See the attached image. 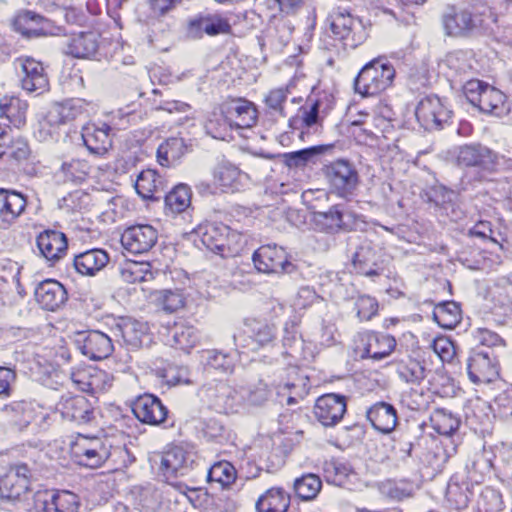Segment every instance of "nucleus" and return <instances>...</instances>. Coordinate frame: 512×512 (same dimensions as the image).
<instances>
[{"mask_svg":"<svg viewBox=\"0 0 512 512\" xmlns=\"http://www.w3.org/2000/svg\"><path fill=\"white\" fill-rule=\"evenodd\" d=\"M496 14L488 9L470 12L456 5H446L441 14L443 30L450 37H470L492 31Z\"/></svg>","mask_w":512,"mask_h":512,"instance_id":"1","label":"nucleus"},{"mask_svg":"<svg viewBox=\"0 0 512 512\" xmlns=\"http://www.w3.org/2000/svg\"><path fill=\"white\" fill-rule=\"evenodd\" d=\"M194 243L223 258L237 256L245 245L244 236L222 223L199 225L193 231Z\"/></svg>","mask_w":512,"mask_h":512,"instance_id":"2","label":"nucleus"},{"mask_svg":"<svg viewBox=\"0 0 512 512\" xmlns=\"http://www.w3.org/2000/svg\"><path fill=\"white\" fill-rule=\"evenodd\" d=\"M394 77V67L383 58H375L365 64L355 77L354 91L362 97L378 95L391 86Z\"/></svg>","mask_w":512,"mask_h":512,"instance_id":"3","label":"nucleus"},{"mask_svg":"<svg viewBox=\"0 0 512 512\" xmlns=\"http://www.w3.org/2000/svg\"><path fill=\"white\" fill-rule=\"evenodd\" d=\"M322 174L331 194L351 201L360 185V176L355 165L346 159L331 161L322 167Z\"/></svg>","mask_w":512,"mask_h":512,"instance_id":"4","label":"nucleus"},{"mask_svg":"<svg viewBox=\"0 0 512 512\" xmlns=\"http://www.w3.org/2000/svg\"><path fill=\"white\" fill-rule=\"evenodd\" d=\"M466 99L481 112L503 117L510 112L506 95L499 89L478 79H472L463 86Z\"/></svg>","mask_w":512,"mask_h":512,"instance_id":"5","label":"nucleus"},{"mask_svg":"<svg viewBox=\"0 0 512 512\" xmlns=\"http://www.w3.org/2000/svg\"><path fill=\"white\" fill-rule=\"evenodd\" d=\"M125 452L122 447H112L106 438L80 435L71 447L74 461L81 466L95 469L101 467L114 454Z\"/></svg>","mask_w":512,"mask_h":512,"instance_id":"6","label":"nucleus"},{"mask_svg":"<svg viewBox=\"0 0 512 512\" xmlns=\"http://www.w3.org/2000/svg\"><path fill=\"white\" fill-rule=\"evenodd\" d=\"M313 220L319 230L331 234L355 231L364 224L361 215L345 211L341 204H335L327 211L314 212Z\"/></svg>","mask_w":512,"mask_h":512,"instance_id":"7","label":"nucleus"},{"mask_svg":"<svg viewBox=\"0 0 512 512\" xmlns=\"http://www.w3.org/2000/svg\"><path fill=\"white\" fill-rule=\"evenodd\" d=\"M195 454L191 449L181 445L168 447L162 453H154L149 460L151 465L158 466L164 477L172 478L184 475L194 462Z\"/></svg>","mask_w":512,"mask_h":512,"instance_id":"8","label":"nucleus"},{"mask_svg":"<svg viewBox=\"0 0 512 512\" xmlns=\"http://www.w3.org/2000/svg\"><path fill=\"white\" fill-rule=\"evenodd\" d=\"M252 261L255 268L262 273L291 274L297 266L290 260L285 248L276 244H266L254 251Z\"/></svg>","mask_w":512,"mask_h":512,"instance_id":"9","label":"nucleus"},{"mask_svg":"<svg viewBox=\"0 0 512 512\" xmlns=\"http://www.w3.org/2000/svg\"><path fill=\"white\" fill-rule=\"evenodd\" d=\"M330 29L345 47L355 48L364 39L361 23L351 13L341 7L334 8L328 17Z\"/></svg>","mask_w":512,"mask_h":512,"instance_id":"10","label":"nucleus"},{"mask_svg":"<svg viewBox=\"0 0 512 512\" xmlns=\"http://www.w3.org/2000/svg\"><path fill=\"white\" fill-rule=\"evenodd\" d=\"M499 361L493 350L477 349L467 359V372L474 384H488L499 377Z\"/></svg>","mask_w":512,"mask_h":512,"instance_id":"11","label":"nucleus"},{"mask_svg":"<svg viewBox=\"0 0 512 512\" xmlns=\"http://www.w3.org/2000/svg\"><path fill=\"white\" fill-rule=\"evenodd\" d=\"M18 70L21 88L28 93L40 95L48 90L49 80L40 61L32 57H19L14 61Z\"/></svg>","mask_w":512,"mask_h":512,"instance_id":"12","label":"nucleus"},{"mask_svg":"<svg viewBox=\"0 0 512 512\" xmlns=\"http://www.w3.org/2000/svg\"><path fill=\"white\" fill-rule=\"evenodd\" d=\"M496 159V154L481 144L461 146L457 154L458 165L478 168V180H483L487 173L493 171Z\"/></svg>","mask_w":512,"mask_h":512,"instance_id":"13","label":"nucleus"},{"mask_svg":"<svg viewBox=\"0 0 512 512\" xmlns=\"http://www.w3.org/2000/svg\"><path fill=\"white\" fill-rule=\"evenodd\" d=\"M448 110L441 99L436 95L422 98L416 106L415 116L419 124L428 131L438 130L450 118Z\"/></svg>","mask_w":512,"mask_h":512,"instance_id":"14","label":"nucleus"},{"mask_svg":"<svg viewBox=\"0 0 512 512\" xmlns=\"http://www.w3.org/2000/svg\"><path fill=\"white\" fill-rule=\"evenodd\" d=\"M347 410V398L340 394L328 393L320 396L314 405L316 419L326 427L338 424Z\"/></svg>","mask_w":512,"mask_h":512,"instance_id":"15","label":"nucleus"},{"mask_svg":"<svg viewBox=\"0 0 512 512\" xmlns=\"http://www.w3.org/2000/svg\"><path fill=\"white\" fill-rule=\"evenodd\" d=\"M245 325L247 330L244 334L234 335V342L237 347L256 350L276 339V327L272 324L250 320Z\"/></svg>","mask_w":512,"mask_h":512,"instance_id":"16","label":"nucleus"},{"mask_svg":"<svg viewBox=\"0 0 512 512\" xmlns=\"http://www.w3.org/2000/svg\"><path fill=\"white\" fill-rule=\"evenodd\" d=\"M157 230L151 225L142 224L127 228L121 235V244L133 254L148 252L157 242Z\"/></svg>","mask_w":512,"mask_h":512,"instance_id":"17","label":"nucleus"},{"mask_svg":"<svg viewBox=\"0 0 512 512\" xmlns=\"http://www.w3.org/2000/svg\"><path fill=\"white\" fill-rule=\"evenodd\" d=\"M13 27L27 39L54 34L52 22L30 10L20 11L13 19Z\"/></svg>","mask_w":512,"mask_h":512,"instance_id":"18","label":"nucleus"},{"mask_svg":"<svg viewBox=\"0 0 512 512\" xmlns=\"http://www.w3.org/2000/svg\"><path fill=\"white\" fill-rule=\"evenodd\" d=\"M187 32L190 37L198 39L204 34L209 36L229 34L231 32V25L221 14H199L189 20Z\"/></svg>","mask_w":512,"mask_h":512,"instance_id":"19","label":"nucleus"},{"mask_svg":"<svg viewBox=\"0 0 512 512\" xmlns=\"http://www.w3.org/2000/svg\"><path fill=\"white\" fill-rule=\"evenodd\" d=\"M132 411L135 417L144 424L159 425L168 415V409L161 400L153 394L138 396L133 404Z\"/></svg>","mask_w":512,"mask_h":512,"instance_id":"20","label":"nucleus"},{"mask_svg":"<svg viewBox=\"0 0 512 512\" xmlns=\"http://www.w3.org/2000/svg\"><path fill=\"white\" fill-rule=\"evenodd\" d=\"M362 345V358L382 360L389 356L395 349L396 340L393 336L373 331H365L358 334Z\"/></svg>","mask_w":512,"mask_h":512,"instance_id":"21","label":"nucleus"},{"mask_svg":"<svg viewBox=\"0 0 512 512\" xmlns=\"http://www.w3.org/2000/svg\"><path fill=\"white\" fill-rule=\"evenodd\" d=\"M80 351L91 360L107 358L113 352L111 338L98 330H91L77 340Z\"/></svg>","mask_w":512,"mask_h":512,"instance_id":"22","label":"nucleus"},{"mask_svg":"<svg viewBox=\"0 0 512 512\" xmlns=\"http://www.w3.org/2000/svg\"><path fill=\"white\" fill-rule=\"evenodd\" d=\"M68 295L65 287L57 280L47 279L39 283L35 289L38 304L49 311H55L66 301Z\"/></svg>","mask_w":512,"mask_h":512,"instance_id":"23","label":"nucleus"},{"mask_svg":"<svg viewBox=\"0 0 512 512\" xmlns=\"http://www.w3.org/2000/svg\"><path fill=\"white\" fill-rule=\"evenodd\" d=\"M40 254L48 261H56L62 258L67 251L68 241L63 232L56 230H44L36 239Z\"/></svg>","mask_w":512,"mask_h":512,"instance_id":"24","label":"nucleus"},{"mask_svg":"<svg viewBox=\"0 0 512 512\" xmlns=\"http://www.w3.org/2000/svg\"><path fill=\"white\" fill-rule=\"evenodd\" d=\"M62 417L78 424H86L93 419V409L82 395L62 397L58 404Z\"/></svg>","mask_w":512,"mask_h":512,"instance_id":"25","label":"nucleus"},{"mask_svg":"<svg viewBox=\"0 0 512 512\" xmlns=\"http://www.w3.org/2000/svg\"><path fill=\"white\" fill-rule=\"evenodd\" d=\"M25 197L15 191L0 188V222L8 228L23 213L26 207Z\"/></svg>","mask_w":512,"mask_h":512,"instance_id":"26","label":"nucleus"},{"mask_svg":"<svg viewBox=\"0 0 512 512\" xmlns=\"http://www.w3.org/2000/svg\"><path fill=\"white\" fill-rule=\"evenodd\" d=\"M88 103L81 98H73L57 103L49 110L46 120L51 126L65 124L86 111Z\"/></svg>","mask_w":512,"mask_h":512,"instance_id":"27","label":"nucleus"},{"mask_svg":"<svg viewBox=\"0 0 512 512\" xmlns=\"http://www.w3.org/2000/svg\"><path fill=\"white\" fill-rule=\"evenodd\" d=\"M110 256L104 249L94 248L74 257L76 271L85 276H95L109 263Z\"/></svg>","mask_w":512,"mask_h":512,"instance_id":"28","label":"nucleus"},{"mask_svg":"<svg viewBox=\"0 0 512 512\" xmlns=\"http://www.w3.org/2000/svg\"><path fill=\"white\" fill-rule=\"evenodd\" d=\"M42 407L33 401H13L4 405L2 412L19 429L27 427L35 420L37 411Z\"/></svg>","mask_w":512,"mask_h":512,"instance_id":"29","label":"nucleus"},{"mask_svg":"<svg viewBox=\"0 0 512 512\" xmlns=\"http://www.w3.org/2000/svg\"><path fill=\"white\" fill-rule=\"evenodd\" d=\"M110 127L104 124L97 127L94 124L87 125L82 130V140L88 151L96 156L105 155L111 147L109 136Z\"/></svg>","mask_w":512,"mask_h":512,"instance_id":"30","label":"nucleus"},{"mask_svg":"<svg viewBox=\"0 0 512 512\" xmlns=\"http://www.w3.org/2000/svg\"><path fill=\"white\" fill-rule=\"evenodd\" d=\"M366 416L376 430L386 434L394 430L398 419L395 407L383 401L372 405Z\"/></svg>","mask_w":512,"mask_h":512,"instance_id":"31","label":"nucleus"},{"mask_svg":"<svg viewBox=\"0 0 512 512\" xmlns=\"http://www.w3.org/2000/svg\"><path fill=\"white\" fill-rule=\"evenodd\" d=\"M165 330L166 343L184 351H189L199 341L196 328L182 322L167 326Z\"/></svg>","mask_w":512,"mask_h":512,"instance_id":"32","label":"nucleus"},{"mask_svg":"<svg viewBox=\"0 0 512 512\" xmlns=\"http://www.w3.org/2000/svg\"><path fill=\"white\" fill-rule=\"evenodd\" d=\"M226 111L233 128H250L256 123L257 110L248 100H234L227 106Z\"/></svg>","mask_w":512,"mask_h":512,"instance_id":"33","label":"nucleus"},{"mask_svg":"<svg viewBox=\"0 0 512 512\" xmlns=\"http://www.w3.org/2000/svg\"><path fill=\"white\" fill-rule=\"evenodd\" d=\"M241 171L231 163L218 164L213 170V182L221 192H234L241 186Z\"/></svg>","mask_w":512,"mask_h":512,"instance_id":"34","label":"nucleus"},{"mask_svg":"<svg viewBox=\"0 0 512 512\" xmlns=\"http://www.w3.org/2000/svg\"><path fill=\"white\" fill-rule=\"evenodd\" d=\"M244 395L240 391L221 383L216 388L214 395V407L217 411L225 414L235 413L242 406Z\"/></svg>","mask_w":512,"mask_h":512,"instance_id":"35","label":"nucleus"},{"mask_svg":"<svg viewBox=\"0 0 512 512\" xmlns=\"http://www.w3.org/2000/svg\"><path fill=\"white\" fill-rule=\"evenodd\" d=\"M137 193L144 199H158L165 186L161 176L153 169L143 170L135 181Z\"/></svg>","mask_w":512,"mask_h":512,"instance_id":"36","label":"nucleus"},{"mask_svg":"<svg viewBox=\"0 0 512 512\" xmlns=\"http://www.w3.org/2000/svg\"><path fill=\"white\" fill-rule=\"evenodd\" d=\"M377 251L370 244L358 247L353 256V265L359 274L373 277L381 274Z\"/></svg>","mask_w":512,"mask_h":512,"instance_id":"37","label":"nucleus"},{"mask_svg":"<svg viewBox=\"0 0 512 512\" xmlns=\"http://www.w3.org/2000/svg\"><path fill=\"white\" fill-rule=\"evenodd\" d=\"M98 49V35L93 31L73 35L67 43V54L75 58H87Z\"/></svg>","mask_w":512,"mask_h":512,"instance_id":"38","label":"nucleus"},{"mask_svg":"<svg viewBox=\"0 0 512 512\" xmlns=\"http://www.w3.org/2000/svg\"><path fill=\"white\" fill-rule=\"evenodd\" d=\"M123 341L131 348H140L148 337V327L145 323L135 319H124L117 324Z\"/></svg>","mask_w":512,"mask_h":512,"instance_id":"39","label":"nucleus"},{"mask_svg":"<svg viewBox=\"0 0 512 512\" xmlns=\"http://www.w3.org/2000/svg\"><path fill=\"white\" fill-rule=\"evenodd\" d=\"M290 495L282 488L268 489L256 502L258 512H287Z\"/></svg>","mask_w":512,"mask_h":512,"instance_id":"40","label":"nucleus"},{"mask_svg":"<svg viewBox=\"0 0 512 512\" xmlns=\"http://www.w3.org/2000/svg\"><path fill=\"white\" fill-rule=\"evenodd\" d=\"M205 131L214 139L228 141L232 139V125L227 111L211 112L204 124Z\"/></svg>","mask_w":512,"mask_h":512,"instance_id":"41","label":"nucleus"},{"mask_svg":"<svg viewBox=\"0 0 512 512\" xmlns=\"http://www.w3.org/2000/svg\"><path fill=\"white\" fill-rule=\"evenodd\" d=\"M462 319L460 304L455 301H444L433 310V320L442 328L453 329Z\"/></svg>","mask_w":512,"mask_h":512,"instance_id":"42","label":"nucleus"},{"mask_svg":"<svg viewBox=\"0 0 512 512\" xmlns=\"http://www.w3.org/2000/svg\"><path fill=\"white\" fill-rule=\"evenodd\" d=\"M187 152V145L183 138L171 137L159 145L157 159L161 166L174 165Z\"/></svg>","mask_w":512,"mask_h":512,"instance_id":"43","label":"nucleus"},{"mask_svg":"<svg viewBox=\"0 0 512 512\" xmlns=\"http://www.w3.org/2000/svg\"><path fill=\"white\" fill-rule=\"evenodd\" d=\"M396 373L400 380L409 385H420L426 378L425 365L413 358L396 362Z\"/></svg>","mask_w":512,"mask_h":512,"instance_id":"44","label":"nucleus"},{"mask_svg":"<svg viewBox=\"0 0 512 512\" xmlns=\"http://www.w3.org/2000/svg\"><path fill=\"white\" fill-rule=\"evenodd\" d=\"M30 154L27 141L18 138L12 141L10 134L0 125V157L8 155L17 161L25 160Z\"/></svg>","mask_w":512,"mask_h":512,"instance_id":"45","label":"nucleus"},{"mask_svg":"<svg viewBox=\"0 0 512 512\" xmlns=\"http://www.w3.org/2000/svg\"><path fill=\"white\" fill-rule=\"evenodd\" d=\"M28 104L18 97L5 96L0 100L1 116H5L16 127L24 125Z\"/></svg>","mask_w":512,"mask_h":512,"instance_id":"46","label":"nucleus"},{"mask_svg":"<svg viewBox=\"0 0 512 512\" xmlns=\"http://www.w3.org/2000/svg\"><path fill=\"white\" fill-rule=\"evenodd\" d=\"M379 492L392 501H402L414 493V485L408 480L386 479L378 484Z\"/></svg>","mask_w":512,"mask_h":512,"instance_id":"47","label":"nucleus"},{"mask_svg":"<svg viewBox=\"0 0 512 512\" xmlns=\"http://www.w3.org/2000/svg\"><path fill=\"white\" fill-rule=\"evenodd\" d=\"M293 486L296 495L301 500L312 501L321 491L322 481L318 475L308 473L296 478Z\"/></svg>","mask_w":512,"mask_h":512,"instance_id":"48","label":"nucleus"},{"mask_svg":"<svg viewBox=\"0 0 512 512\" xmlns=\"http://www.w3.org/2000/svg\"><path fill=\"white\" fill-rule=\"evenodd\" d=\"M430 421L433 429L441 435L453 434L460 425L459 418L444 408L435 409L430 416Z\"/></svg>","mask_w":512,"mask_h":512,"instance_id":"49","label":"nucleus"},{"mask_svg":"<svg viewBox=\"0 0 512 512\" xmlns=\"http://www.w3.org/2000/svg\"><path fill=\"white\" fill-rule=\"evenodd\" d=\"M89 172L90 165L86 160L72 159L62 164L60 175L65 182L79 184L86 180Z\"/></svg>","mask_w":512,"mask_h":512,"instance_id":"50","label":"nucleus"},{"mask_svg":"<svg viewBox=\"0 0 512 512\" xmlns=\"http://www.w3.org/2000/svg\"><path fill=\"white\" fill-rule=\"evenodd\" d=\"M166 207L173 213L185 211L191 204V190L186 184L175 186L165 196Z\"/></svg>","mask_w":512,"mask_h":512,"instance_id":"51","label":"nucleus"},{"mask_svg":"<svg viewBox=\"0 0 512 512\" xmlns=\"http://www.w3.org/2000/svg\"><path fill=\"white\" fill-rule=\"evenodd\" d=\"M121 278L127 283L146 282L154 278L149 263L129 262L121 268Z\"/></svg>","mask_w":512,"mask_h":512,"instance_id":"52","label":"nucleus"},{"mask_svg":"<svg viewBox=\"0 0 512 512\" xmlns=\"http://www.w3.org/2000/svg\"><path fill=\"white\" fill-rule=\"evenodd\" d=\"M235 467L228 461L214 463L208 471V481L219 483L222 487H228L236 480Z\"/></svg>","mask_w":512,"mask_h":512,"instance_id":"53","label":"nucleus"},{"mask_svg":"<svg viewBox=\"0 0 512 512\" xmlns=\"http://www.w3.org/2000/svg\"><path fill=\"white\" fill-rule=\"evenodd\" d=\"M207 369L230 373L234 369L235 360L227 353L218 350H207L202 356Z\"/></svg>","mask_w":512,"mask_h":512,"instance_id":"54","label":"nucleus"},{"mask_svg":"<svg viewBox=\"0 0 512 512\" xmlns=\"http://www.w3.org/2000/svg\"><path fill=\"white\" fill-rule=\"evenodd\" d=\"M29 490L23 479L14 478L9 472L0 478V495L6 499H17Z\"/></svg>","mask_w":512,"mask_h":512,"instance_id":"55","label":"nucleus"},{"mask_svg":"<svg viewBox=\"0 0 512 512\" xmlns=\"http://www.w3.org/2000/svg\"><path fill=\"white\" fill-rule=\"evenodd\" d=\"M324 150H326L325 146L318 145L290 153H285L283 155L284 162L289 167L304 166L307 162L312 160L315 156L321 154Z\"/></svg>","mask_w":512,"mask_h":512,"instance_id":"56","label":"nucleus"},{"mask_svg":"<svg viewBox=\"0 0 512 512\" xmlns=\"http://www.w3.org/2000/svg\"><path fill=\"white\" fill-rule=\"evenodd\" d=\"M90 195L83 190H75L59 200V207L67 212H80L90 205Z\"/></svg>","mask_w":512,"mask_h":512,"instance_id":"57","label":"nucleus"},{"mask_svg":"<svg viewBox=\"0 0 512 512\" xmlns=\"http://www.w3.org/2000/svg\"><path fill=\"white\" fill-rule=\"evenodd\" d=\"M157 306L166 313H174L184 306V297L177 290H162L156 298Z\"/></svg>","mask_w":512,"mask_h":512,"instance_id":"58","label":"nucleus"},{"mask_svg":"<svg viewBox=\"0 0 512 512\" xmlns=\"http://www.w3.org/2000/svg\"><path fill=\"white\" fill-rule=\"evenodd\" d=\"M56 512H78L79 497L68 490L54 491Z\"/></svg>","mask_w":512,"mask_h":512,"instance_id":"59","label":"nucleus"},{"mask_svg":"<svg viewBox=\"0 0 512 512\" xmlns=\"http://www.w3.org/2000/svg\"><path fill=\"white\" fill-rule=\"evenodd\" d=\"M360 321L371 320L378 312V302L369 295H359L354 303Z\"/></svg>","mask_w":512,"mask_h":512,"instance_id":"60","label":"nucleus"},{"mask_svg":"<svg viewBox=\"0 0 512 512\" xmlns=\"http://www.w3.org/2000/svg\"><path fill=\"white\" fill-rule=\"evenodd\" d=\"M244 400L251 405H262L270 397L271 391L267 384L259 382L251 388H242Z\"/></svg>","mask_w":512,"mask_h":512,"instance_id":"61","label":"nucleus"},{"mask_svg":"<svg viewBox=\"0 0 512 512\" xmlns=\"http://www.w3.org/2000/svg\"><path fill=\"white\" fill-rule=\"evenodd\" d=\"M320 101L315 100L310 104L302 106L299 109V119L294 120L300 121L301 126L303 128H311L320 123L319 111H320Z\"/></svg>","mask_w":512,"mask_h":512,"instance_id":"62","label":"nucleus"},{"mask_svg":"<svg viewBox=\"0 0 512 512\" xmlns=\"http://www.w3.org/2000/svg\"><path fill=\"white\" fill-rule=\"evenodd\" d=\"M427 195L430 202L441 208H446L447 205L452 204L456 197L453 190L440 184L432 186Z\"/></svg>","mask_w":512,"mask_h":512,"instance_id":"63","label":"nucleus"},{"mask_svg":"<svg viewBox=\"0 0 512 512\" xmlns=\"http://www.w3.org/2000/svg\"><path fill=\"white\" fill-rule=\"evenodd\" d=\"M320 300H322V298L313 287L302 286L297 291L293 305L295 309H307Z\"/></svg>","mask_w":512,"mask_h":512,"instance_id":"64","label":"nucleus"}]
</instances>
